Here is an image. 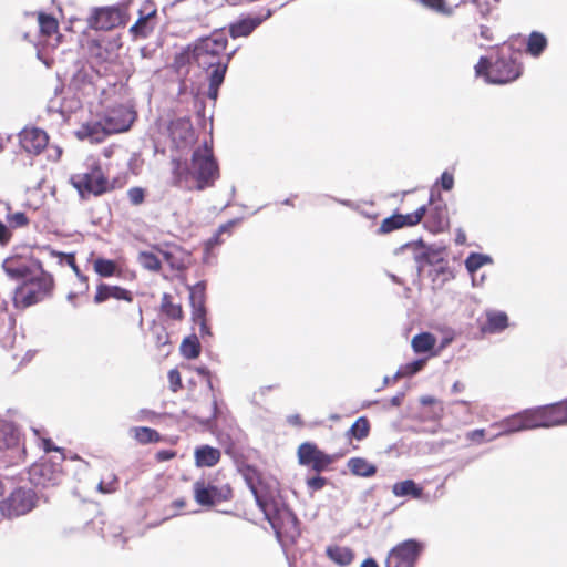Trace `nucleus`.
I'll list each match as a JSON object with an SVG mask.
<instances>
[{
    "label": "nucleus",
    "mask_w": 567,
    "mask_h": 567,
    "mask_svg": "<svg viewBox=\"0 0 567 567\" xmlns=\"http://www.w3.org/2000/svg\"><path fill=\"white\" fill-rule=\"evenodd\" d=\"M10 236H11V233L8 229V227L2 221H0V244L1 245L7 244L10 239Z\"/></svg>",
    "instance_id": "nucleus-59"
},
{
    "label": "nucleus",
    "mask_w": 567,
    "mask_h": 567,
    "mask_svg": "<svg viewBox=\"0 0 567 567\" xmlns=\"http://www.w3.org/2000/svg\"><path fill=\"white\" fill-rule=\"evenodd\" d=\"M155 14V10L152 11L150 14H147L146 17H141L136 23L131 28V31H137L138 29L143 28L145 24H146V20L154 16Z\"/></svg>",
    "instance_id": "nucleus-61"
},
{
    "label": "nucleus",
    "mask_w": 567,
    "mask_h": 567,
    "mask_svg": "<svg viewBox=\"0 0 567 567\" xmlns=\"http://www.w3.org/2000/svg\"><path fill=\"white\" fill-rule=\"evenodd\" d=\"M195 501L203 506H212L230 496V488H219L212 484H206L204 480L194 483Z\"/></svg>",
    "instance_id": "nucleus-9"
},
{
    "label": "nucleus",
    "mask_w": 567,
    "mask_h": 567,
    "mask_svg": "<svg viewBox=\"0 0 567 567\" xmlns=\"http://www.w3.org/2000/svg\"><path fill=\"white\" fill-rule=\"evenodd\" d=\"M547 40L540 32L534 31L530 33L527 42V52L533 56H539L546 49Z\"/></svg>",
    "instance_id": "nucleus-34"
},
{
    "label": "nucleus",
    "mask_w": 567,
    "mask_h": 567,
    "mask_svg": "<svg viewBox=\"0 0 567 567\" xmlns=\"http://www.w3.org/2000/svg\"><path fill=\"white\" fill-rule=\"evenodd\" d=\"M175 456V452L171 450H162L157 452V460L158 461H168Z\"/></svg>",
    "instance_id": "nucleus-60"
},
{
    "label": "nucleus",
    "mask_w": 567,
    "mask_h": 567,
    "mask_svg": "<svg viewBox=\"0 0 567 567\" xmlns=\"http://www.w3.org/2000/svg\"><path fill=\"white\" fill-rule=\"evenodd\" d=\"M35 505V493L31 488H17L6 499L0 502V512L9 518L29 513Z\"/></svg>",
    "instance_id": "nucleus-8"
},
{
    "label": "nucleus",
    "mask_w": 567,
    "mask_h": 567,
    "mask_svg": "<svg viewBox=\"0 0 567 567\" xmlns=\"http://www.w3.org/2000/svg\"><path fill=\"white\" fill-rule=\"evenodd\" d=\"M104 125L114 127L116 130L112 131V134L124 132L130 128L133 116L132 113L128 112L125 107H118L106 112L103 116Z\"/></svg>",
    "instance_id": "nucleus-18"
},
{
    "label": "nucleus",
    "mask_w": 567,
    "mask_h": 567,
    "mask_svg": "<svg viewBox=\"0 0 567 567\" xmlns=\"http://www.w3.org/2000/svg\"><path fill=\"white\" fill-rule=\"evenodd\" d=\"M172 174H173V184L174 185H181L182 176H183V165L182 162L177 158H173L172 162Z\"/></svg>",
    "instance_id": "nucleus-50"
},
{
    "label": "nucleus",
    "mask_w": 567,
    "mask_h": 567,
    "mask_svg": "<svg viewBox=\"0 0 567 567\" xmlns=\"http://www.w3.org/2000/svg\"><path fill=\"white\" fill-rule=\"evenodd\" d=\"M127 197L132 205L138 206L141 205L145 199V189L142 187H131L127 190Z\"/></svg>",
    "instance_id": "nucleus-49"
},
{
    "label": "nucleus",
    "mask_w": 567,
    "mask_h": 567,
    "mask_svg": "<svg viewBox=\"0 0 567 567\" xmlns=\"http://www.w3.org/2000/svg\"><path fill=\"white\" fill-rule=\"evenodd\" d=\"M257 506L271 525L277 539L295 543L300 536L299 522L284 499L271 492L250 485Z\"/></svg>",
    "instance_id": "nucleus-2"
},
{
    "label": "nucleus",
    "mask_w": 567,
    "mask_h": 567,
    "mask_svg": "<svg viewBox=\"0 0 567 567\" xmlns=\"http://www.w3.org/2000/svg\"><path fill=\"white\" fill-rule=\"evenodd\" d=\"M347 466L353 475L359 477H371L377 473V466L363 457H351Z\"/></svg>",
    "instance_id": "nucleus-26"
},
{
    "label": "nucleus",
    "mask_w": 567,
    "mask_h": 567,
    "mask_svg": "<svg viewBox=\"0 0 567 567\" xmlns=\"http://www.w3.org/2000/svg\"><path fill=\"white\" fill-rule=\"evenodd\" d=\"M20 443V433L13 423L0 422V450L12 449Z\"/></svg>",
    "instance_id": "nucleus-22"
},
{
    "label": "nucleus",
    "mask_w": 567,
    "mask_h": 567,
    "mask_svg": "<svg viewBox=\"0 0 567 567\" xmlns=\"http://www.w3.org/2000/svg\"><path fill=\"white\" fill-rule=\"evenodd\" d=\"M436 184H440L442 189L446 192L451 190L454 187L453 174L447 171L443 172Z\"/></svg>",
    "instance_id": "nucleus-52"
},
{
    "label": "nucleus",
    "mask_w": 567,
    "mask_h": 567,
    "mask_svg": "<svg viewBox=\"0 0 567 567\" xmlns=\"http://www.w3.org/2000/svg\"><path fill=\"white\" fill-rule=\"evenodd\" d=\"M400 228H402L400 221V214H393L390 217H386L382 220L377 233L379 235H384Z\"/></svg>",
    "instance_id": "nucleus-41"
},
{
    "label": "nucleus",
    "mask_w": 567,
    "mask_h": 567,
    "mask_svg": "<svg viewBox=\"0 0 567 567\" xmlns=\"http://www.w3.org/2000/svg\"><path fill=\"white\" fill-rule=\"evenodd\" d=\"M520 53L514 51L512 45L503 44L496 52L492 62L481 56L475 65L476 75H484L488 83L505 84L518 79L522 74V64L518 62Z\"/></svg>",
    "instance_id": "nucleus-3"
},
{
    "label": "nucleus",
    "mask_w": 567,
    "mask_h": 567,
    "mask_svg": "<svg viewBox=\"0 0 567 567\" xmlns=\"http://www.w3.org/2000/svg\"><path fill=\"white\" fill-rule=\"evenodd\" d=\"M109 298L132 301V292L118 286L100 284L96 289L94 302L101 303Z\"/></svg>",
    "instance_id": "nucleus-19"
},
{
    "label": "nucleus",
    "mask_w": 567,
    "mask_h": 567,
    "mask_svg": "<svg viewBox=\"0 0 567 567\" xmlns=\"http://www.w3.org/2000/svg\"><path fill=\"white\" fill-rule=\"evenodd\" d=\"M508 327V317L504 311L487 310L486 323L482 328L484 332L498 333Z\"/></svg>",
    "instance_id": "nucleus-21"
},
{
    "label": "nucleus",
    "mask_w": 567,
    "mask_h": 567,
    "mask_svg": "<svg viewBox=\"0 0 567 567\" xmlns=\"http://www.w3.org/2000/svg\"><path fill=\"white\" fill-rule=\"evenodd\" d=\"M134 437L142 444L159 441V433L151 427L138 426L134 427Z\"/></svg>",
    "instance_id": "nucleus-38"
},
{
    "label": "nucleus",
    "mask_w": 567,
    "mask_h": 567,
    "mask_svg": "<svg viewBox=\"0 0 567 567\" xmlns=\"http://www.w3.org/2000/svg\"><path fill=\"white\" fill-rule=\"evenodd\" d=\"M318 449L315 444L305 442L298 447V458L299 463L302 465H310L313 461L316 454H318Z\"/></svg>",
    "instance_id": "nucleus-37"
},
{
    "label": "nucleus",
    "mask_w": 567,
    "mask_h": 567,
    "mask_svg": "<svg viewBox=\"0 0 567 567\" xmlns=\"http://www.w3.org/2000/svg\"><path fill=\"white\" fill-rule=\"evenodd\" d=\"M70 183L82 199L101 196L111 189L109 179L100 164L93 162L84 172L71 175Z\"/></svg>",
    "instance_id": "nucleus-5"
},
{
    "label": "nucleus",
    "mask_w": 567,
    "mask_h": 567,
    "mask_svg": "<svg viewBox=\"0 0 567 567\" xmlns=\"http://www.w3.org/2000/svg\"><path fill=\"white\" fill-rule=\"evenodd\" d=\"M169 386L173 392H177L182 388L181 374L178 370L172 369L168 372Z\"/></svg>",
    "instance_id": "nucleus-53"
},
{
    "label": "nucleus",
    "mask_w": 567,
    "mask_h": 567,
    "mask_svg": "<svg viewBox=\"0 0 567 567\" xmlns=\"http://www.w3.org/2000/svg\"><path fill=\"white\" fill-rule=\"evenodd\" d=\"M423 7L445 17L453 14L454 9L449 7L445 0H417Z\"/></svg>",
    "instance_id": "nucleus-39"
},
{
    "label": "nucleus",
    "mask_w": 567,
    "mask_h": 567,
    "mask_svg": "<svg viewBox=\"0 0 567 567\" xmlns=\"http://www.w3.org/2000/svg\"><path fill=\"white\" fill-rule=\"evenodd\" d=\"M38 21L40 30L43 34L51 35L58 29L56 20L50 14L40 13Z\"/></svg>",
    "instance_id": "nucleus-42"
},
{
    "label": "nucleus",
    "mask_w": 567,
    "mask_h": 567,
    "mask_svg": "<svg viewBox=\"0 0 567 567\" xmlns=\"http://www.w3.org/2000/svg\"><path fill=\"white\" fill-rule=\"evenodd\" d=\"M240 221L239 218L231 219L218 227L216 233L205 243V249L206 251L212 250L214 247L220 245L223 243L221 235L231 234V229L235 225H237Z\"/></svg>",
    "instance_id": "nucleus-30"
},
{
    "label": "nucleus",
    "mask_w": 567,
    "mask_h": 567,
    "mask_svg": "<svg viewBox=\"0 0 567 567\" xmlns=\"http://www.w3.org/2000/svg\"><path fill=\"white\" fill-rule=\"evenodd\" d=\"M228 39L223 32H213L189 45L190 54L199 69L207 72V96L217 100L219 86L225 80L228 64L237 49L226 52Z\"/></svg>",
    "instance_id": "nucleus-1"
},
{
    "label": "nucleus",
    "mask_w": 567,
    "mask_h": 567,
    "mask_svg": "<svg viewBox=\"0 0 567 567\" xmlns=\"http://www.w3.org/2000/svg\"><path fill=\"white\" fill-rule=\"evenodd\" d=\"M206 313L207 312L192 313V320L199 327V334L202 338L212 336L210 328L207 323Z\"/></svg>",
    "instance_id": "nucleus-45"
},
{
    "label": "nucleus",
    "mask_w": 567,
    "mask_h": 567,
    "mask_svg": "<svg viewBox=\"0 0 567 567\" xmlns=\"http://www.w3.org/2000/svg\"><path fill=\"white\" fill-rule=\"evenodd\" d=\"M415 243H408L400 247V250H413V258L416 264L417 275L422 272L426 265H440L444 262L443 251L441 249L425 248L422 241H419L421 249L419 250Z\"/></svg>",
    "instance_id": "nucleus-10"
},
{
    "label": "nucleus",
    "mask_w": 567,
    "mask_h": 567,
    "mask_svg": "<svg viewBox=\"0 0 567 567\" xmlns=\"http://www.w3.org/2000/svg\"><path fill=\"white\" fill-rule=\"evenodd\" d=\"M122 23L121 11L116 8H100L90 19V25L96 30H111Z\"/></svg>",
    "instance_id": "nucleus-15"
},
{
    "label": "nucleus",
    "mask_w": 567,
    "mask_h": 567,
    "mask_svg": "<svg viewBox=\"0 0 567 567\" xmlns=\"http://www.w3.org/2000/svg\"><path fill=\"white\" fill-rule=\"evenodd\" d=\"M360 567H379L373 558H367L362 561Z\"/></svg>",
    "instance_id": "nucleus-64"
},
{
    "label": "nucleus",
    "mask_w": 567,
    "mask_h": 567,
    "mask_svg": "<svg viewBox=\"0 0 567 567\" xmlns=\"http://www.w3.org/2000/svg\"><path fill=\"white\" fill-rule=\"evenodd\" d=\"M181 352L186 359H196L200 353V343L197 336L185 338L181 344Z\"/></svg>",
    "instance_id": "nucleus-35"
},
{
    "label": "nucleus",
    "mask_w": 567,
    "mask_h": 567,
    "mask_svg": "<svg viewBox=\"0 0 567 567\" xmlns=\"http://www.w3.org/2000/svg\"><path fill=\"white\" fill-rule=\"evenodd\" d=\"M54 279L43 267L34 270V276L30 275L19 285L14 291L12 301L16 308L25 309L41 302L52 295Z\"/></svg>",
    "instance_id": "nucleus-4"
},
{
    "label": "nucleus",
    "mask_w": 567,
    "mask_h": 567,
    "mask_svg": "<svg viewBox=\"0 0 567 567\" xmlns=\"http://www.w3.org/2000/svg\"><path fill=\"white\" fill-rule=\"evenodd\" d=\"M219 408H218V403H217V400H216V396L213 395L212 398V412L208 416L206 417H198V422L200 424H203L204 426H207V427H210L213 425V422L217 419V416L219 415Z\"/></svg>",
    "instance_id": "nucleus-48"
},
{
    "label": "nucleus",
    "mask_w": 567,
    "mask_h": 567,
    "mask_svg": "<svg viewBox=\"0 0 567 567\" xmlns=\"http://www.w3.org/2000/svg\"><path fill=\"white\" fill-rule=\"evenodd\" d=\"M192 313L207 312L206 310V284L199 281L189 288Z\"/></svg>",
    "instance_id": "nucleus-25"
},
{
    "label": "nucleus",
    "mask_w": 567,
    "mask_h": 567,
    "mask_svg": "<svg viewBox=\"0 0 567 567\" xmlns=\"http://www.w3.org/2000/svg\"><path fill=\"white\" fill-rule=\"evenodd\" d=\"M48 134L38 127H25L19 133V143L29 154H40L48 145Z\"/></svg>",
    "instance_id": "nucleus-12"
},
{
    "label": "nucleus",
    "mask_w": 567,
    "mask_h": 567,
    "mask_svg": "<svg viewBox=\"0 0 567 567\" xmlns=\"http://www.w3.org/2000/svg\"><path fill=\"white\" fill-rule=\"evenodd\" d=\"M424 546L416 539H406L388 554L385 567H414Z\"/></svg>",
    "instance_id": "nucleus-7"
},
{
    "label": "nucleus",
    "mask_w": 567,
    "mask_h": 567,
    "mask_svg": "<svg viewBox=\"0 0 567 567\" xmlns=\"http://www.w3.org/2000/svg\"><path fill=\"white\" fill-rule=\"evenodd\" d=\"M287 422L291 425L300 426L302 425V420L299 414H291L287 417Z\"/></svg>",
    "instance_id": "nucleus-63"
},
{
    "label": "nucleus",
    "mask_w": 567,
    "mask_h": 567,
    "mask_svg": "<svg viewBox=\"0 0 567 567\" xmlns=\"http://www.w3.org/2000/svg\"><path fill=\"white\" fill-rule=\"evenodd\" d=\"M550 426L567 425V399L557 403L547 404Z\"/></svg>",
    "instance_id": "nucleus-28"
},
{
    "label": "nucleus",
    "mask_w": 567,
    "mask_h": 567,
    "mask_svg": "<svg viewBox=\"0 0 567 567\" xmlns=\"http://www.w3.org/2000/svg\"><path fill=\"white\" fill-rule=\"evenodd\" d=\"M190 169L197 181L196 188L199 190L213 186L219 177L218 164L207 142L193 152Z\"/></svg>",
    "instance_id": "nucleus-6"
},
{
    "label": "nucleus",
    "mask_w": 567,
    "mask_h": 567,
    "mask_svg": "<svg viewBox=\"0 0 567 567\" xmlns=\"http://www.w3.org/2000/svg\"><path fill=\"white\" fill-rule=\"evenodd\" d=\"M114 127L104 125V118L99 121H90L80 126L75 132V135L81 141H89L90 143H100L104 138L112 134Z\"/></svg>",
    "instance_id": "nucleus-14"
},
{
    "label": "nucleus",
    "mask_w": 567,
    "mask_h": 567,
    "mask_svg": "<svg viewBox=\"0 0 567 567\" xmlns=\"http://www.w3.org/2000/svg\"><path fill=\"white\" fill-rule=\"evenodd\" d=\"M40 268H42V264L39 260L27 261L17 257L7 258L2 262V269L7 276L21 281L27 279L30 275L34 276V270Z\"/></svg>",
    "instance_id": "nucleus-11"
},
{
    "label": "nucleus",
    "mask_w": 567,
    "mask_h": 567,
    "mask_svg": "<svg viewBox=\"0 0 567 567\" xmlns=\"http://www.w3.org/2000/svg\"><path fill=\"white\" fill-rule=\"evenodd\" d=\"M489 264H493V258L480 252H471L465 259V268L470 274H474L484 265Z\"/></svg>",
    "instance_id": "nucleus-33"
},
{
    "label": "nucleus",
    "mask_w": 567,
    "mask_h": 567,
    "mask_svg": "<svg viewBox=\"0 0 567 567\" xmlns=\"http://www.w3.org/2000/svg\"><path fill=\"white\" fill-rule=\"evenodd\" d=\"M392 493L396 497H412L421 499L424 497L423 488L417 485L413 480H404L395 483L392 486Z\"/></svg>",
    "instance_id": "nucleus-23"
},
{
    "label": "nucleus",
    "mask_w": 567,
    "mask_h": 567,
    "mask_svg": "<svg viewBox=\"0 0 567 567\" xmlns=\"http://www.w3.org/2000/svg\"><path fill=\"white\" fill-rule=\"evenodd\" d=\"M449 226L450 219L446 204L441 203L433 206L426 215L424 227L433 234H439L445 231Z\"/></svg>",
    "instance_id": "nucleus-16"
},
{
    "label": "nucleus",
    "mask_w": 567,
    "mask_h": 567,
    "mask_svg": "<svg viewBox=\"0 0 567 567\" xmlns=\"http://www.w3.org/2000/svg\"><path fill=\"white\" fill-rule=\"evenodd\" d=\"M115 264L112 260L97 258L94 261V270L101 277H111L115 272Z\"/></svg>",
    "instance_id": "nucleus-43"
},
{
    "label": "nucleus",
    "mask_w": 567,
    "mask_h": 567,
    "mask_svg": "<svg viewBox=\"0 0 567 567\" xmlns=\"http://www.w3.org/2000/svg\"><path fill=\"white\" fill-rule=\"evenodd\" d=\"M424 365H425V359L414 360L412 362H409V363L402 365L398 370V375L412 377L415 373H417L419 371H421Z\"/></svg>",
    "instance_id": "nucleus-44"
},
{
    "label": "nucleus",
    "mask_w": 567,
    "mask_h": 567,
    "mask_svg": "<svg viewBox=\"0 0 567 567\" xmlns=\"http://www.w3.org/2000/svg\"><path fill=\"white\" fill-rule=\"evenodd\" d=\"M527 419L526 410L504 419L501 423L496 424L497 426L502 427V430L493 439L530 430V425L528 424Z\"/></svg>",
    "instance_id": "nucleus-17"
},
{
    "label": "nucleus",
    "mask_w": 567,
    "mask_h": 567,
    "mask_svg": "<svg viewBox=\"0 0 567 567\" xmlns=\"http://www.w3.org/2000/svg\"><path fill=\"white\" fill-rule=\"evenodd\" d=\"M158 252L164 260L171 266L172 269H181L183 267L182 260L177 259L175 252L171 249L158 248Z\"/></svg>",
    "instance_id": "nucleus-47"
},
{
    "label": "nucleus",
    "mask_w": 567,
    "mask_h": 567,
    "mask_svg": "<svg viewBox=\"0 0 567 567\" xmlns=\"http://www.w3.org/2000/svg\"><path fill=\"white\" fill-rule=\"evenodd\" d=\"M274 11L267 9L265 13L248 16L229 24V34L231 38L250 35L264 21L272 16Z\"/></svg>",
    "instance_id": "nucleus-13"
},
{
    "label": "nucleus",
    "mask_w": 567,
    "mask_h": 567,
    "mask_svg": "<svg viewBox=\"0 0 567 567\" xmlns=\"http://www.w3.org/2000/svg\"><path fill=\"white\" fill-rule=\"evenodd\" d=\"M117 484V478L114 475H111V480L109 482H104L103 480L97 484V489L102 493H112L115 491Z\"/></svg>",
    "instance_id": "nucleus-54"
},
{
    "label": "nucleus",
    "mask_w": 567,
    "mask_h": 567,
    "mask_svg": "<svg viewBox=\"0 0 567 567\" xmlns=\"http://www.w3.org/2000/svg\"><path fill=\"white\" fill-rule=\"evenodd\" d=\"M327 556L339 566H348L353 560V553L348 547L329 546L327 547Z\"/></svg>",
    "instance_id": "nucleus-29"
},
{
    "label": "nucleus",
    "mask_w": 567,
    "mask_h": 567,
    "mask_svg": "<svg viewBox=\"0 0 567 567\" xmlns=\"http://www.w3.org/2000/svg\"><path fill=\"white\" fill-rule=\"evenodd\" d=\"M327 484V478L322 476H313L307 480V485L312 491H319Z\"/></svg>",
    "instance_id": "nucleus-56"
},
{
    "label": "nucleus",
    "mask_w": 567,
    "mask_h": 567,
    "mask_svg": "<svg viewBox=\"0 0 567 567\" xmlns=\"http://www.w3.org/2000/svg\"><path fill=\"white\" fill-rule=\"evenodd\" d=\"M426 206L419 207L415 212H413L414 217L416 218L417 223H420L425 215H427Z\"/></svg>",
    "instance_id": "nucleus-62"
},
{
    "label": "nucleus",
    "mask_w": 567,
    "mask_h": 567,
    "mask_svg": "<svg viewBox=\"0 0 567 567\" xmlns=\"http://www.w3.org/2000/svg\"><path fill=\"white\" fill-rule=\"evenodd\" d=\"M435 338L429 332H422L413 337L412 348L416 353L430 351L435 346Z\"/></svg>",
    "instance_id": "nucleus-32"
},
{
    "label": "nucleus",
    "mask_w": 567,
    "mask_h": 567,
    "mask_svg": "<svg viewBox=\"0 0 567 567\" xmlns=\"http://www.w3.org/2000/svg\"><path fill=\"white\" fill-rule=\"evenodd\" d=\"M138 262L143 268L152 271H158L162 266L159 258L150 251H141L138 254Z\"/></svg>",
    "instance_id": "nucleus-40"
},
{
    "label": "nucleus",
    "mask_w": 567,
    "mask_h": 567,
    "mask_svg": "<svg viewBox=\"0 0 567 567\" xmlns=\"http://www.w3.org/2000/svg\"><path fill=\"white\" fill-rule=\"evenodd\" d=\"M332 462L331 457L320 450L318 451V454H316L313 461L310 465H312V468L317 472L323 471L328 465Z\"/></svg>",
    "instance_id": "nucleus-46"
},
{
    "label": "nucleus",
    "mask_w": 567,
    "mask_h": 567,
    "mask_svg": "<svg viewBox=\"0 0 567 567\" xmlns=\"http://www.w3.org/2000/svg\"><path fill=\"white\" fill-rule=\"evenodd\" d=\"M484 434H485V431L483 429H477V430L470 431L466 434V437L473 442H482Z\"/></svg>",
    "instance_id": "nucleus-58"
},
{
    "label": "nucleus",
    "mask_w": 567,
    "mask_h": 567,
    "mask_svg": "<svg viewBox=\"0 0 567 567\" xmlns=\"http://www.w3.org/2000/svg\"><path fill=\"white\" fill-rule=\"evenodd\" d=\"M68 264L73 269V271L75 272V275L80 279V281L83 284L84 290H87L89 289L87 278L84 275H82V272L80 271V269L75 262V259L72 255L69 256Z\"/></svg>",
    "instance_id": "nucleus-55"
},
{
    "label": "nucleus",
    "mask_w": 567,
    "mask_h": 567,
    "mask_svg": "<svg viewBox=\"0 0 567 567\" xmlns=\"http://www.w3.org/2000/svg\"><path fill=\"white\" fill-rule=\"evenodd\" d=\"M400 221H401V227L415 226L419 224L416 218L414 217L413 213H410L406 215L400 214Z\"/></svg>",
    "instance_id": "nucleus-57"
},
{
    "label": "nucleus",
    "mask_w": 567,
    "mask_h": 567,
    "mask_svg": "<svg viewBox=\"0 0 567 567\" xmlns=\"http://www.w3.org/2000/svg\"><path fill=\"white\" fill-rule=\"evenodd\" d=\"M52 474V465L48 463L34 464L30 470L32 482L37 485L54 484L55 478H51L48 475Z\"/></svg>",
    "instance_id": "nucleus-27"
},
{
    "label": "nucleus",
    "mask_w": 567,
    "mask_h": 567,
    "mask_svg": "<svg viewBox=\"0 0 567 567\" xmlns=\"http://www.w3.org/2000/svg\"><path fill=\"white\" fill-rule=\"evenodd\" d=\"M172 297L169 293H164L162 297L161 308L162 311L171 319L179 320L183 317V310L181 305H175L172 302Z\"/></svg>",
    "instance_id": "nucleus-36"
},
{
    "label": "nucleus",
    "mask_w": 567,
    "mask_h": 567,
    "mask_svg": "<svg viewBox=\"0 0 567 567\" xmlns=\"http://www.w3.org/2000/svg\"><path fill=\"white\" fill-rule=\"evenodd\" d=\"M220 456V451L210 445L197 446L194 452L195 464L197 467H212L219 462Z\"/></svg>",
    "instance_id": "nucleus-20"
},
{
    "label": "nucleus",
    "mask_w": 567,
    "mask_h": 567,
    "mask_svg": "<svg viewBox=\"0 0 567 567\" xmlns=\"http://www.w3.org/2000/svg\"><path fill=\"white\" fill-rule=\"evenodd\" d=\"M526 413L528 417V424L530 425V430L538 427H551L547 405L526 409Z\"/></svg>",
    "instance_id": "nucleus-24"
},
{
    "label": "nucleus",
    "mask_w": 567,
    "mask_h": 567,
    "mask_svg": "<svg viewBox=\"0 0 567 567\" xmlns=\"http://www.w3.org/2000/svg\"><path fill=\"white\" fill-rule=\"evenodd\" d=\"M8 220L13 227H23L29 223L27 215L22 212H17L12 215H9Z\"/></svg>",
    "instance_id": "nucleus-51"
},
{
    "label": "nucleus",
    "mask_w": 567,
    "mask_h": 567,
    "mask_svg": "<svg viewBox=\"0 0 567 567\" xmlns=\"http://www.w3.org/2000/svg\"><path fill=\"white\" fill-rule=\"evenodd\" d=\"M370 433V423L365 416H360L349 429L347 432V436L350 439H355L357 441H362L368 437Z\"/></svg>",
    "instance_id": "nucleus-31"
}]
</instances>
